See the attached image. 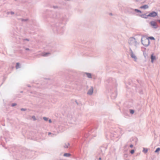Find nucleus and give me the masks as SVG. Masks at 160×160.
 <instances>
[{
	"label": "nucleus",
	"instance_id": "obj_1",
	"mask_svg": "<svg viewBox=\"0 0 160 160\" xmlns=\"http://www.w3.org/2000/svg\"><path fill=\"white\" fill-rule=\"evenodd\" d=\"M124 132V131L121 128H119L116 132H111L109 133L110 138L113 139L115 138H119Z\"/></svg>",
	"mask_w": 160,
	"mask_h": 160
},
{
	"label": "nucleus",
	"instance_id": "obj_2",
	"mask_svg": "<svg viewBox=\"0 0 160 160\" xmlns=\"http://www.w3.org/2000/svg\"><path fill=\"white\" fill-rule=\"evenodd\" d=\"M138 141V140L137 138H132L130 139V141L128 142L126 145L125 146V147H127L128 146L130 148H132L134 145H136L137 142Z\"/></svg>",
	"mask_w": 160,
	"mask_h": 160
},
{
	"label": "nucleus",
	"instance_id": "obj_3",
	"mask_svg": "<svg viewBox=\"0 0 160 160\" xmlns=\"http://www.w3.org/2000/svg\"><path fill=\"white\" fill-rule=\"evenodd\" d=\"M142 44L144 46L147 47L150 44V41L148 38L143 36L141 39Z\"/></svg>",
	"mask_w": 160,
	"mask_h": 160
},
{
	"label": "nucleus",
	"instance_id": "obj_4",
	"mask_svg": "<svg viewBox=\"0 0 160 160\" xmlns=\"http://www.w3.org/2000/svg\"><path fill=\"white\" fill-rule=\"evenodd\" d=\"M128 42L130 45H134L137 47L138 45V42L136 39L134 37H130L129 38Z\"/></svg>",
	"mask_w": 160,
	"mask_h": 160
},
{
	"label": "nucleus",
	"instance_id": "obj_5",
	"mask_svg": "<svg viewBox=\"0 0 160 160\" xmlns=\"http://www.w3.org/2000/svg\"><path fill=\"white\" fill-rule=\"evenodd\" d=\"M106 148L105 147H101L97 152V154L99 155H103L104 154Z\"/></svg>",
	"mask_w": 160,
	"mask_h": 160
},
{
	"label": "nucleus",
	"instance_id": "obj_6",
	"mask_svg": "<svg viewBox=\"0 0 160 160\" xmlns=\"http://www.w3.org/2000/svg\"><path fill=\"white\" fill-rule=\"evenodd\" d=\"M150 24L152 27L154 29H157L158 27V25L154 21H151L150 22Z\"/></svg>",
	"mask_w": 160,
	"mask_h": 160
},
{
	"label": "nucleus",
	"instance_id": "obj_7",
	"mask_svg": "<svg viewBox=\"0 0 160 160\" xmlns=\"http://www.w3.org/2000/svg\"><path fill=\"white\" fill-rule=\"evenodd\" d=\"M129 50H130V54L131 57L132 58H133L135 61H136L137 59V58L136 57V56H135L134 53H133L132 50L130 48H129Z\"/></svg>",
	"mask_w": 160,
	"mask_h": 160
},
{
	"label": "nucleus",
	"instance_id": "obj_8",
	"mask_svg": "<svg viewBox=\"0 0 160 160\" xmlns=\"http://www.w3.org/2000/svg\"><path fill=\"white\" fill-rule=\"evenodd\" d=\"M158 15V13L157 12L153 11L152 12H150L148 15V17H154L157 16Z\"/></svg>",
	"mask_w": 160,
	"mask_h": 160
},
{
	"label": "nucleus",
	"instance_id": "obj_9",
	"mask_svg": "<svg viewBox=\"0 0 160 160\" xmlns=\"http://www.w3.org/2000/svg\"><path fill=\"white\" fill-rule=\"evenodd\" d=\"M65 30L64 28L62 27H60L58 28L57 31L58 33L62 34Z\"/></svg>",
	"mask_w": 160,
	"mask_h": 160
},
{
	"label": "nucleus",
	"instance_id": "obj_10",
	"mask_svg": "<svg viewBox=\"0 0 160 160\" xmlns=\"http://www.w3.org/2000/svg\"><path fill=\"white\" fill-rule=\"evenodd\" d=\"M93 92V87H91L89 89L88 92L87 93V94L91 95H92Z\"/></svg>",
	"mask_w": 160,
	"mask_h": 160
},
{
	"label": "nucleus",
	"instance_id": "obj_11",
	"mask_svg": "<svg viewBox=\"0 0 160 160\" xmlns=\"http://www.w3.org/2000/svg\"><path fill=\"white\" fill-rule=\"evenodd\" d=\"M83 75L84 76H85L86 75L87 76V77L89 78H92V74L90 73H88V72H85L84 73Z\"/></svg>",
	"mask_w": 160,
	"mask_h": 160
},
{
	"label": "nucleus",
	"instance_id": "obj_12",
	"mask_svg": "<svg viewBox=\"0 0 160 160\" xmlns=\"http://www.w3.org/2000/svg\"><path fill=\"white\" fill-rule=\"evenodd\" d=\"M29 41V40L27 38L23 39L22 42L23 44H26L27 43V42Z\"/></svg>",
	"mask_w": 160,
	"mask_h": 160
},
{
	"label": "nucleus",
	"instance_id": "obj_13",
	"mask_svg": "<svg viewBox=\"0 0 160 160\" xmlns=\"http://www.w3.org/2000/svg\"><path fill=\"white\" fill-rule=\"evenodd\" d=\"M139 16L141 18H145V19L147 18H148V15H146L145 14L140 15Z\"/></svg>",
	"mask_w": 160,
	"mask_h": 160
},
{
	"label": "nucleus",
	"instance_id": "obj_14",
	"mask_svg": "<svg viewBox=\"0 0 160 160\" xmlns=\"http://www.w3.org/2000/svg\"><path fill=\"white\" fill-rule=\"evenodd\" d=\"M151 62L152 63H153L154 60L156 59V57L155 56L153 55V54H152L151 56Z\"/></svg>",
	"mask_w": 160,
	"mask_h": 160
},
{
	"label": "nucleus",
	"instance_id": "obj_15",
	"mask_svg": "<svg viewBox=\"0 0 160 160\" xmlns=\"http://www.w3.org/2000/svg\"><path fill=\"white\" fill-rule=\"evenodd\" d=\"M117 96V93L116 92L112 94L111 95V98L112 99H115Z\"/></svg>",
	"mask_w": 160,
	"mask_h": 160
},
{
	"label": "nucleus",
	"instance_id": "obj_16",
	"mask_svg": "<svg viewBox=\"0 0 160 160\" xmlns=\"http://www.w3.org/2000/svg\"><path fill=\"white\" fill-rule=\"evenodd\" d=\"M141 8L146 9L148 8V5H144L140 7Z\"/></svg>",
	"mask_w": 160,
	"mask_h": 160
},
{
	"label": "nucleus",
	"instance_id": "obj_17",
	"mask_svg": "<svg viewBox=\"0 0 160 160\" xmlns=\"http://www.w3.org/2000/svg\"><path fill=\"white\" fill-rule=\"evenodd\" d=\"M50 54V53L49 52H46L45 53H42V56L43 57H46L48 56V55Z\"/></svg>",
	"mask_w": 160,
	"mask_h": 160
},
{
	"label": "nucleus",
	"instance_id": "obj_18",
	"mask_svg": "<svg viewBox=\"0 0 160 160\" xmlns=\"http://www.w3.org/2000/svg\"><path fill=\"white\" fill-rule=\"evenodd\" d=\"M71 156V154L69 153H65L63 154L64 157H69Z\"/></svg>",
	"mask_w": 160,
	"mask_h": 160
},
{
	"label": "nucleus",
	"instance_id": "obj_19",
	"mask_svg": "<svg viewBox=\"0 0 160 160\" xmlns=\"http://www.w3.org/2000/svg\"><path fill=\"white\" fill-rule=\"evenodd\" d=\"M69 145V143H66L65 144V145L64 146V148H68Z\"/></svg>",
	"mask_w": 160,
	"mask_h": 160
},
{
	"label": "nucleus",
	"instance_id": "obj_20",
	"mask_svg": "<svg viewBox=\"0 0 160 160\" xmlns=\"http://www.w3.org/2000/svg\"><path fill=\"white\" fill-rule=\"evenodd\" d=\"M133 10L138 13H141L142 12L140 10L137 9H133Z\"/></svg>",
	"mask_w": 160,
	"mask_h": 160
},
{
	"label": "nucleus",
	"instance_id": "obj_21",
	"mask_svg": "<svg viewBox=\"0 0 160 160\" xmlns=\"http://www.w3.org/2000/svg\"><path fill=\"white\" fill-rule=\"evenodd\" d=\"M16 68L18 69L20 68V65L18 62H17L16 63Z\"/></svg>",
	"mask_w": 160,
	"mask_h": 160
},
{
	"label": "nucleus",
	"instance_id": "obj_22",
	"mask_svg": "<svg viewBox=\"0 0 160 160\" xmlns=\"http://www.w3.org/2000/svg\"><path fill=\"white\" fill-rule=\"evenodd\" d=\"M148 149L147 148H143V152L145 153H146L148 152Z\"/></svg>",
	"mask_w": 160,
	"mask_h": 160
},
{
	"label": "nucleus",
	"instance_id": "obj_23",
	"mask_svg": "<svg viewBox=\"0 0 160 160\" xmlns=\"http://www.w3.org/2000/svg\"><path fill=\"white\" fill-rule=\"evenodd\" d=\"M160 150V148H158L156 149L155 150V152H158Z\"/></svg>",
	"mask_w": 160,
	"mask_h": 160
},
{
	"label": "nucleus",
	"instance_id": "obj_24",
	"mask_svg": "<svg viewBox=\"0 0 160 160\" xmlns=\"http://www.w3.org/2000/svg\"><path fill=\"white\" fill-rule=\"evenodd\" d=\"M7 14H10L12 15H13L14 14V12L12 11H11V12H8L7 13Z\"/></svg>",
	"mask_w": 160,
	"mask_h": 160
},
{
	"label": "nucleus",
	"instance_id": "obj_25",
	"mask_svg": "<svg viewBox=\"0 0 160 160\" xmlns=\"http://www.w3.org/2000/svg\"><path fill=\"white\" fill-rule=\"evenodd\" d=\"M24 48L26 50L28 51H31V50L28 48Z\"/></svg>",
	"mask_w": 160,
	"mask_h": 160
},
{
	"label": "nucleus",
	"instance_id": "obj_26",
	"mask_svg": "<svg viewBox=\"0 0 160 160\" xmlns=\"http://www.w3.org/2000/svg\"><path fill=\"white\" fill-rule=\"evenodd\" d=\"M134 152H135V150L134 149L130 151V153L131 154H133Z\"/></svg>",
	"mask_w": 160,
	"mask_h": 160
},
{
	"label": "nucleus",
	"instance_id": "obj_27",
	"mask_svg": "<svg viewBox=\"0 0 160 160\" xmlns=\"http://www.w3.org/2000/svg\"><path fill=\"white\" fill-rule=\"evenodd\" d=\"M130 113L132 114H133L134 113V111L133 110H130Z\"/></svg>",
	"mask_w": 160,
	"mask_h": 160
},
{
	"label": "nucleus",
	"instance_id": "obj_28",
	"mask_svg": "<svg viewBox=\"0 0 160 160\" xmlns=\"http://www.w3.org/2000/svg\"><path fill=\"white\" fill-rule=\"evenodd\" d=\"M149 38L151 40H154V38L153 37H150Z\"/></svg>",
	"mask_w": 160,
	"mask_h": 160
},
{
	"label": "nucleus",
	"instance_id": "obj_29",
	"mask_svg": "<svg viewBox=\"0 0 160 160\" xmlns=\"http://www.w3.org/2000/svg\"><path fill=\"white\" fill-rule=\"evenodd\" d=\"M32 118L33 119V120L35 121L36 120V118L34 116H33L32 117Z\"/></svg>",
	"mask_w": 160,
	"mask_h": 160
},
{
	"label": "nucleus",
	"instance_id": "obj_30",
	"mask_svg": "<svg viewBox=\"0 0 160 160\" xmlns=\"http://www.w3.org/2000/svg\"><path fill=\"white\" fill-rule=\"evenodd\" d=\"M16 105L17 104L15 103H13L12 104L11 106L12 107H13Z\"/></svg>",
	"mask_w": 160,
	"mask_h": 160
},
{
	"label": "nucleus",
	"instance_id": "obj_31",
	"mask_svg": "<svg viewBox=\"0 0 160 160\" xmlns=\"http://www.w3.org/2000/svg\"><path fill=\"white\" fill-rule=\"evenodd\" d=\"M43 119L45 121H47L48 119V118L46 117H43Z\"/></svg>",
	"mask_w": 160,
	"mask_h": 160
},
{
	"label": "nucleus",
	"instance_id": "obj_32",
	"mask_svg": "<svg viewBox=\"0 0 160 160\" xmlns=\"http://www.w3.org/2000/svg\"><path fill=\"white\" fill-rule=\"evenodd\" d=\"M27 20V19H22V22H23V21H26Z\"/></svg>",
	"mask_w": 160,
	"mask_h": 160
},
{
	"label": "nucleus",
	"instance_id": "obj_33",
	"mask_svg": "<svg viewBox=\"0 0 160 160\" xmlns=\"http://www.w3.org/2000/svg\"><path fill=\"white\" fill-rule=\"evenodd\" d=\"M26 110L25 108H22L21 109V111H25Z\"/></svg>",
	"mask_w": 160,
	"mask_h": 160
},
{
	"label": "nucleus",
	"instance_id": "obj_34",
	"mask_svg": "<svg viewBox=\"0 0 160 160\" xmlns=\"http://www.w3.org/2000/svg\"><path fill=\"white\" fill-rule=\"evenodd\" d=\"M48 121H49V123H50L52 122V121H51V119H49Z\"/></svg>",
	"mask_w": 160,
	"mask_h": 160
},
{
	"label": "nucleus",
	"instance_id": "obj_35",
	"mask_svg": "<svg viewBox=\"0 0 160 160\" xmlns=\"http://www.w3.org/2000/svg\"><path fill=\"white\" fill-rule=\"evenodd\" d=\"M53 8H58V7L56 6H53Z\"/></svg>",
	"mask_w": 160,
	"mask_h": 160
},
{
	"label": "nucleus",
	"instance_id": "obj_36",
	"mask_svg": "<svg viewBox=\"0 0 160 160\" xmlns=\"http://www.w3.org/2000/svg\"><path fill=\"white\" fill-rule=\"evenodd\" d=\"M102 158L101 157H100L98 158V160H101Z\"/></svg>",
	"mask_w": 160,
	"mask_h": 160
},
{
	"label": "nucleus",
	"instance_id": "obj_37",
	"mask_svg": "<svg viewBox=\"0 0 160 160\" xmlns=\"http://www.w3.org/2000/svg\"><path fill=\"white\" fill-rule=\"evenodd\" d=\"M109 15H112V13H109Z\"/></svg>",
	"mask_w": 160,
	"mask_h": 160
},
{
	"label": "nucleus",
	"instance_id": "obj_38",
	"mask_svg": "<svg viewBox=\"0 0 160 160\" xmlns=\"http://www.w3.org/2000/svg\"><path fill=\"white\" fill-rule=\"evenodd\" d=\"M51 134V132H48V135L50 134Z\"/></svg>",
	"mask_w": 160,
	"mask_h": 160
},
{
	"label": "nucleus",
	"instance_id": "obj_39",
	"mask_svg": "<svg viewBox=\"0 0 160 160\" xmlns=\"http://www.w3.org/2000/svg\"><path fill=\"white\" fill-rule=\"evenodd\" d=\"M136 1V2H138V1L139 0H135Z\"/></svg>",
	"mask_w": 160,
	"mask_h": 160
},
{
	"label": "nucleus",
	"instance_id": "obj_40",
	"mask_svg": "<svg viewBox=\"0 0 160 160\" xmlns=\"http://www.w3.org/2000/svg\"><path fill=\"white\" fill-rule=\"evenodd\" d=\"M158 22H160V20H158Z\"/></svg>",
	"mask_w": 160,
	"mask_h": 160
},
{
	"label": "nucleus",
	"instance_id": "obj_41",
	"mask_svg": "<svg viewBox=\"0 0 160 160\" xmlns=\"http://www.w3.org/2000/svg\"><path fill=\"white\" fill-rule=\"evenodd\" d=\"M76 103H77V104H78V103L77 102V101H76Z\"/></svg>",
	"mask_w": 160,
	"mask_h": 160
},
{
	"label": "nucleus",
	"instance_id": "obj_42",
	"mask_svg": "<svg viewBox=\"0 0 160 160\" xmlns=\"http://www.w3.org/2000/svg\"><path fill=\"white\" fill-rule=\"evenodd\" d=\"M106 137H107V138H108V136H107V135H106Z\"/></svg>",
	"mask_w": 160,
	"mask_h": 160
},
{
	"label": "nucleus",
	"instance_id": "obj_43",
	"mask_svg": "<svg viewBox=\"0 0 160 160\" xmlns=\"http://www.w3.org/2000/svg\"><path fill=\"white\" fill-rule=\"evenodd\" d=\"M52 135L54 136L55 135L54 134H52Z\"/></svg>",
	"mask_w": 160,
	"mask_h": 160
},
{
	"label": "nucleus",
	"instance_id": "obj_44",
	"mask_svg": "<svg viewBox=\"0 0 160 160\" xmlns=\"http://www.w3.org/2000/svg\"><path fill=\"white\" fill-rule=\"evenodd\" d=\"M28 86V87H30V86Z\"/></svg>",
	"mask_w": 160,
	"mask_h": 160
}]
</instances>
